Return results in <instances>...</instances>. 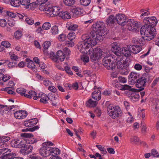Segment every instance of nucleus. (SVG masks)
I'll return each instance as SVG.
<instances>
[{"label":"nucleus","mask_w":159,"mask_h":159,"mask_svg":"<svg viewBox=\"0 0 159 159\" xmlns=\"http://www.w3.org/2000/svg\"><path fill=\"white\" fill-rule=\"evenodd\" d=\"M81 59L84 62V64L88 62L89 61V57L87 56H84L81 57Z\"/></svg>","instance_id":"nucleus-51"},{"label":"nucleus","mask_w":159,"mask_h":159,"mask_svg":"<svg viewBox=\"0 0 159 159\" xmlns=\"http://www.w3.org/2000/svg\"><path fill=\"white\" fill-rule=\"evenodd\" d=\"M14 35L16 39H19L22 36V34L21 31H17L15 33Z\"/></svg>","instance_id":"nucleus-47"},{"label":"nucleus","mask_w":159,"mask_h":159,"mask_svg":"<svg viewBox=\"0 0 159 159\" xmlns=\"http://www.w3.org/2000/svg\"><path fill=\"white\" fill-rule=\"evenodd\" d=\"M5 71L6 70L4 69H0V80H2Z\"/></svg>","instance_id":"nucleus-63"},{"label":"nucleus","mask_w":159,"mask_h":159,"mask_svg":"<svg viewBox=\"0 0 159 159\" xmlns=\"http://www.w3.org/2000/svg\"><path fill=\"white\" fill-rule=\"evenodd\" d=\"M50 155H52L53 157H55L57 155L60 153L59 149L58 148H52L50 147Z\"/></svg>","instance_id":"nucleus-27"},{"label":"nucleus","mask_w":159,"mask_h":159,"mask_svg":"<svg viewBox=\"0 0 159 159\" xmlns=\"http://www.w3.org/2000/svg\"><path fill=\"white\" fill-rule=\"evenodd\" d=\"M92 27L93 31L90 32V35L93 39L88 34H83L81 37L82 41L78 44V49L82 53H87V50L96 44L97 40L101 41L103 39L104 23L98 21L93 24Z\"/></svg>","instance_id":"nucleus-1"},{"label":"nucleus","mask_w":159,"mask_h":159,"mask_svg":"<svg viewBox=\"0 0 159 159\" xmlns=\"http://www.w3.org/2000/svg\"><path fill=\"white\" fill-rule=\"evenodd\" d=\"M39 127L38 126H36L30 128H26L25 129L22 130L23 131H30L31 132H33L36 130L38 129Z\"/></svg>","instance_id":"nucleus-41"},{"label":"nucleus","mask_w":159,"mask_h":159,"mask_svg":"<svg viewBox=\"0 0 159 159\" xmlns=\"http://www.w3.org/2000/svg\"><path fill=\"white\" fill-rule=\"evenodd\" d=\"M41 99L40 101L41 102H43L44 103H47L49 98L45 94H42L41 96Z\"/></svg>","instance_id":"nucleus-31"},{"label":"nucleus","mask_w":159,"mask_h":159,"mask_svg":"<svg viewBox=\"0 0 159 159\" xmlns=\"http://www.w3.org/2000/svg\"><path fill=\"white\" fill-rule=\"evenodd\" d=\"M51 27V24L49 22L44 23L42 26V29L44 30H47Z\"/></svg>","instance_id":"nucleus-37"},{"label":"nucleus","mask_w":159,"mask_h":159,"mask_svg":"<svg viewBox=\"0 0 159 159\" xmlns=\"http://www.w3.org/2000/svg\"><path fill=\"white\" fill-rule=\"evenodd\" d=\"M101 92L99 88L95 90L92 93V97L94 99L99 101L101 98Z\"/></svg>","instance_id":"nucleus-16"},{"label":"nucleus","mask_w":159,"mask_h":159,"mask_svg":"<svg viewBox=\"0 0 159 159\" xmlns=\"http://www.w3.org/2000/svg\"><path fill=\"white\" fill-rule=\"evenodd\" d=\"M66 35L63 34L59 35L58 37V39L60 41H64L66 39Z\"/></svg>","instance_id":"nucleus-56"},{"label":"nucleus","mask_w":159,"mask_h":159,"mask_svg":"<svg viewBox=\"0 0 159 159\" xmlns=\"http://www.w3.org/2000/svg\"><path fill=\"white\" fill-rule=\"evenodd\" d=\"M159 81V77L156 78L153 81L151 85V87L152 88H153L154 86H155L156 84H157V83Z\"/></svg>","instance_id":"nucleus-61"},{"label":"nucleus","mask_w":159,"mask_h":159,"mask_svg":"<svg viewBox=\"0 0 159 159\" xmlns=\"http://www.w3.org/2000/svg\"><path fill=\"white\" fill-rule=\"evenodd\" d=\"M116 66L117 64L116 62V59H114V61H111V62H110L109 63H108V64H107V66H108L109 68H106L109 70H112L116 68Z\"/></svg>","instance_id":"nucleus-25"},{"label":"nucleus","mask_w":159,"mask_h":159,"mask_svg":"<svg viewBox=\"0 0 159 159\" xmlns=\"http://www.w3.org/2000/svg\"><path fill=\"white\" fill-rule=\"evenodd\" d=\"M65 57V56L64 53L63 54V55L60 56L59 57H53V58H52V59L53 61L56 63H58L59 61L61 62L64 61Z\"/></svg>","instance_id":"nucleus-29"},{"label":"nucleus","mask_w":159,"mask_h":159,"mask_svg":"<svg viewBox=\"0 0 159 159\" xmlns=\"http://www.w3.org/2000/svg\"><path fill=\"white\" fill-rule=\"evenodd\" d=\"M146 83L144 80L142 76L139 78L136 83V85L139 88L138 91L139 92L141 91L144 89V87L145 86Z\"/></svg>","instance_id":"nucleus-12"},{"label":"nucleus","mask_w":159,"mask_h":159,"mask_svg":"<svg viewBox=\"0 0 159 159\" xmlns=\"http://www.w3.org/2000/svg\"><path fill=\"white\" fill-rule=\"evenodd\" d=\"M63 51L65 55H66L68 56L70 55V51L68 48L67 47L63 49Z\"/></svg>","instance_id":"nucleus-55"},{"label":"nucleus","mask_w":159,"mask_h":159,"mask_svg":"<svg viewBox=\"0 0 159 159\" xmlns=\"http://www.w3.org/2000/svg\"><path fill=\"white\" fill-rule=\"evenodd\" d=\"M54 145L50 142H45L42 143V147L39 150V154L43 157H47L50 155V147L49 146Z\"/></svg>","instance_id":"nucleus-5"},{"label":"nucleus","mask_w":159,"mask_h":159,"mask_svg":"<svg viewBox=\"0 0 159 159\" xmlns=\"http://www.w3.org/2000/svg\"><path fill=\"white\" fill-rule=\"evenodd\" d=\"M30 123H31L32 126H34V125H36L38 122V119L37 118L32 119L30 120Z\"/></svg>","instance_id":"nucleus-52"},{"label":"nucleus","mask_w":159,"mask_h":159,"mask_svg":"<svg viewBox=\"0 0 159 159\" xmlns=\"http://www.w3.org/2000/svg\"><path fill=\"white\" fill-rule=\"evenodd\" d=\"M145 82H150L153 79V77L150 73H144L142 76Z\"/></svg>","instance_id":"nucleus-23"},{"label":"nucleus","mask_w":159,"mask_h":159,"mask_svg":"<svg viewBox=\"0 0 159 159\" xmlns=\"http://www.w3.org/2000/svg\"><path fill=\"white\" fill-rule=\"evenodd\" d=\"M7 24L9 26L11 27L15 26L16 25L15 22L13 19H11L10 20H8Z\"/></svg>","instance_id":"nucleus-59"},{"label":"nucleus","mask_w":159,"mask_h":159,"mask_svg":"<svg viewBox=\"0 0 159 159\" xmlns=\"http://www.w3.org/2000/svg\"><path fill=\"white\" fill-rule=\"evenodd\" d=\"M28 94H27L25 95V97L29 98H31L33 97V99L34 100H37V98L36 97V93L34 91H30L28 93Z\"/></svg>","instance_id":"nucleus-26"},{"label":"nucleus","mask_w":159,"mask_h":159,"mask_svg":"<svg viewBox=\"0 0 159 159\" xmlns=\"http://www.w3.org/2000/svg\"><path fill=\"white\" fill-rule=\"evenodd\" d=\"M60 7L57 6H54L51 7V10L50 11V15H53L54 16H60L61 11H60Z\"/></svg>","instance_id":"nucleus-14"},{"label":"nucleus","mask_w":159,"mask_h":159,"mask_svg":"<svg viewBox=\"0 0 159 159\" xmlns=\"http://www.w3.org/2000/svg\"><path fill=\"white\" fill-rule=\"evenodd\" d=\"M115 20L118 24L124 26L126 25L127 18L124 14L119 13L116 15Z\"/></svg>","instance_id":"nucleus-9"},{"label":"nucleus","mask_w":159,"mask_h":159,"mask_svg":"<svg viewBox=\"0 0 159 159\" xmlns=\"http://www.w3.org/2000/svg\"><path fill=\"white\" fill-rule=\"evenodd\" d=\"M129 47L131 49V53H132L134 54H136L139 52L141 50L140 46L136 45H129Z\"/></svg>","instance_id":"nucleus-19"},{"label":"nucleus","mask_w":159,"mask_h":159,"mask_svg":"<svg viewBox=\"0 0 159 159\" xmlns=\"http://www.w3.org/2000/svg\"><path fill=\"white\" fill-rule=\"evenodd\" d=\"M16 92L20 94L22 96L25 97V95L26 94L25 93L26 92V90L24 88H18L16 89Z\"/></svg>","instance_id":"nucleus-33"},{"label":"nucleus","mask_w":159,"mask_h":159,"mask_svg":"<svg viewBox=\"0 0 159 159\" xmlns=\"http://www.w3.org/2000/svg\"><path fill=\"white\" fill-rule=\"evenodd\" d=\"M26 142L25 140H22L20 141V140L19 144L17 146L18 148H24V147L26 146Z\"/></svg>","instance_id":"nucleus-39"},{"label":"nucleus","mask_w":159,"mask_h":159,"mask_svg":"<svg viewBox=\"0 0 159 159\" xmlns=\"http://www.w3.org/2000/svg\"><path fill=\"white\" fill-rule=\"evenodd\" d=\"M115 17L113 15H110L106 21V23L108 25L110 24H114L115 22Z\"/></svg>","instance_id":"nucleus-28"},{"label":"nucleus","mask_w":159,"mask_h":159,"mask_svg":"<svg viewBox=\"0 0 159 159\" xmlns=\"http://www.w3.org/2000/svg\"><path fill=\"white\" fill-rule=\"evenodd\" d=\"M80 2L81 5L87 6L90 3L91 0H80Z\"/></svg>","instance_id":"nucleus-43"},{"label":"nucleus","mask_w":159,"mask_h":159,"mask_svg":"<svg viewBox=\"0 0 159 159\" xmlns=\"http://www.w3.org/2000/svg\"><path fill=\"white\" fill-rule=\"evenodd\" d=\"M83 73L84 74L86 75V76L89 77L91 76L92 75V72L89 70H85L84 71Z\"/></svg>","instance_id":"nucleus-62"},{"label":"nucleus","mask_w":159,"mask_h":159,"mask_svg":"<svg viewBox=\"0 0 159 159\" xmlns=\"http://www.w3.org/2000/svg\"><path fill=\"white\" fill-rule=\"evenodd\" d=\"M51 43L50 41H46L44 42L43 44V47L45 49H48V47L50 45Z\"/></svg>","instance_id":"nucleus-50"},{"label":"nucleus","mask_w":159,"mask_h":159,"mask_svg":"<svg viewBox=\"0 0 159 159\" xmlns=\"http://www.w3.org/2000/svg\"><path fill=\"white\" fill-rule=\"evenodd\" d=\"M141 133L143 134H145L147 131V127H146V125L145 123L143 122H141Z\"/></svg>","instance_id":"nucleus-38"},{"label":"nucleus","mask_w":159,"mask_h":159,"mask_svg":"<svg viewBox=\"0 0 159 159\" xmlns=\"http://www.w3.org/2000/svg\"><path fill=\"white\" fill-rule=\"evenodd\" d=\"M111 59H113V58L111 56H110L104 57L102 60V63L105 68H109L108 66L107 65L108 63L111 61Z\"/></svg>","instance_id":"nucleus-20"},{"label":"nucleus","mask_w":159,"mask_h":159,"mask_svg":"<svg viewBox=\"0 0 159 159\" xmlns=\"http://www.w3.org/2000/svg\"><path fill=\"white\" fill-rule=\"evenodd\" d=\"M51 33L53 35H55L58 33V27L56 25L52 27L51 31Z\"/></svg>","instance_id":"nucleus-36"},{"label":"nucleus","mask_w":159,"mask_h":159,"mask_svg":"<svg viewBox=\"0 0 159 159\" xmlns=\"http://www.w3.org/2000/svg\"><path fill=\"white\" fill-rule=\"evenodd\" d=\"M131 49L129 47V45L128 47V48H122L121 52V55H123L124 56L128 57L131 54Z\"/></svg>","instance_id":"nucleus-18"},{"label":"nucleus","mask_w":159,"mask_h":159,"mask_svg":"<svg viewBox=\"0 0 159 159\" xmlns=\"http://www.w3.org/2000/svg\"><path fill=\"white\" fill-rule=\"evenodd\" d=\"M78 28V25H77L71 24L68 27V29L69 30L74 31L77 30Z\"/></svg>","instance_id":"nucleus-40"},{"label":"nucleus","mask_w":159,"mask_h":159,"mask_svg":"<svg viewBox=\"0 0 159 159\" xmlns=\"http://www.w3.org/2000/svg\"><path fill=\"white\" fill-rule=\"evenodd\" d=\"M107 111L109 116L113 119L120 117L122 116V111L118 106H113L110 104L107 107Z\"/></svg>","instance_id":"nucleus-4"},{"label":"nucleus","mask_w":159,"mask_h":159,"mask_svg":"<svg viewBox=\"0 0 159 159\" xmlns=\"http://www.w3.org/2000/svg\"><path fill=\"white\" fill-rule=\"evenodd\" d=\"M117 68L120 70L125 67H127L126 62L123 60L122 57H117L116 58Z\"/></svg>","instance_id":"nucleus-10"},{"label":"nucleus","mask_w":159,"mask_h":159,"mask_svg":"<svg viewBox=\"0 0 159 159\" xmlns=\"http://www.w3.org/2000/svg\"><path fill=\"white\" fill-rule=\"evenodd\" d=\"M129 76L130 77V81L133 84L136 83L139 78L138 74L133 72L130 73Z\"/></svg>","instance_id":"nucleus-15"},{"label":"nucleus","mask_w":159,"mask_h":159,"mask_svg":"<svg viewBox=\"0 0 159 159\" xmlns=\"http://www.w3.org/2000/svg\"><path fill=\"white\" fill-rule=\"evenodd\" d=\"M29 60L26 59L27 61H28L27 63V66L29 68H31L32 70H34V69L35 68V65L34 62L31 60L29 61Z\"/></svg>","instance_id":"nucleus-34"},{"label":"nucleus","mask_w":159,"mask_h":159,"mask_svg":"<svg viewBox=\"0 0 159 159\" xmlns=\"http://www.w3.org/2000/svg\"><path fill=\"white\" fill-rule=\"evenodd\" d=\"M10 140V138L8 136H3L0 137V143L6 142Z\"/></svg>","instance_id":"nucleus-42"},{"label":"nucleus","mask_w":159,"mask_h":159,"mask_svg":"<svg viewBox=\"0 0 159 159\" xmlns=\"http://www.w3.org/2000/svg\"><path fill=\"white\" fill-rule=\"evenodd\" d=\"M7 15L8 16H10L12 18H15L16 16V15L13 12L9 11H7L6 12Z\"/></svg>","instance_id":"nucleus-53"},{"label":"nucleus","mask_w":159,"mask_h":159,"mask_svg":"<svg viewBox=\"0 0 159 159\" xmlns=\"http://www.w3.org/2000/svg\"><path fill=\"white\" fill-rule=\"evenodd\" d=\"M14 115L16 118L20 119L24 118L27 115V113L25 111H19L14 113Z\"/></svg>","instance_id":"nucleus-13"},{"label":"nucleus","mask_w":159,"mask_h":159,"mask_svg":"<svg viewBox=\"0 0 159 159\" xmlns=\"http://www.w3.org/2000/svg\"><path fill=\"white\" fill-rule=\"evenodd\" d=\"M126 24L127 29L132 31L137 30L139 27L138 22L133 19L127 20Z\"/></svg>","instance_id":"nucleus-8"},{"label":"nucleus","mask_w":159,"mask_h":159,"mask_svg":"<svg viewBox=\"0 0 159 159\" xmlns=\"http://www.w3.org/2000/svg\"><path fill=\"white\" fill-rule=\"evenodd\" d=\"M11 5L15 7H18L20 5V0H11Z\"/></svg>","instance_id":"nucleus-32"},{"label":"nucleus","mask_w":159,"mask_h":159,"mask_svg":"<svg viewBox=\"0 0 159 159\" xmlns=\"http://www.w3.org/2000/svg\"><path fill=\"white\" fill-rule=\"evenodd\" d=\"M59 17H61L64 19H69L71 18V15L68 11H61Z\"/></svg>","instance_id":"nucleus-24"},{"label":"nucleus","mask_w":159,"mask_h":159,"mask_svg":"<svg viewBox=\"0 0 159 159\" xmlns=\"http://www.w3.org/2000/svg\"><path fill=\"white\" fill-rule=\"evenodd\" d=\"M143 22L146 26H143L140 30V33L145 40L149 41L153 39L156 34L155 26L157 21L154 16L148 17L145 18Z\"/></svg>","instance_id":"nucleus-2"},{"label":"nucleus","mask_w":159,"mask_h":159,"mask_svg":"<svg viewBox=\"0 0 159 159\" xmlns=\"http://www.w3.org/2000/svg\"><path fill=\"white\" fill-rule=\"evenodd\" d=\"M33 147L30 145H26L24 148L20 150L22 153L24 154H27L31 152L33 149Z\"/></svg>","instance_id":"nucleus-17"},{"label":"nucleus","mask_w":159,"mask_h":159,"mask_svg":"<svg viewBox=\"0 0 159 159\" xmlns=\"http://www.w3.org/2000/svg\"><path fill=\"white\" fill-rule=\"evenodd\" d=\"M104 54V52H103L100 48H96L90 56V58L92 61H98L102 56Z\"/></svg>","instance_id":"nucleus-7"},{"label":"nucleus","mask_w":159,"mask_h":159,"mask_svg":"<svg viewBox=\"0 0 159 159\" xmlns=\"http://www.w3.org/2000/svg\"><path fill=\"white\" fill-rule=\"evenodd\" d=\"M64 4L66 6H71L74 5L75 3V0H63Z\"/></svg>","instance_id":"nucleus-30"},{"label":"nucleus","mask_w":159,"mask_h":159,"mask_svg":"<svg viewBox=\"0 0 159 159\" xmlns=\"http://www.w3.org/2000/svg\"><path fill=\"white\" fill-rule=\"evenodd\" d=\"M75 35L74 33H70L67 35L68 39L70 41H71L75 38Z\"/></svg>","instance_id":"nucleus-46"},{"label":"nucleus","mask_w":159,"mask_h":159,"mask_svg":"<svg viewBox=\"0 0 159 159\" xmlns=\"http://www.w3.org/2000/svg\"><path fill=\"white\" fill-rule=\"evenodd\" d=\"M130 141L136 144L140 142V139L136 136H133L130 139Z\"/></svg>","instance_id":"nucleus-45"},{"label":"nucleus","mask_w":159,"mask_h":159,"mask_svg":"<svg viewBox=\"0 0 159 159\" xmlns=\"http://www.w3.org/2000/svg\"><path fill=\"white\" fill-rule=\"evenodd\" d=\"M0 153L2 154L0 157V159H11L16 156L15 153L11 152L10 149L6 148L0 149Z\"/></svg>","instance_id":"nucleus-6"},{"label":"nucleus","mask_w":159,"mask_h":159,"mask_svg":"<svg viewBox=\"0 0 159 159\" xmlns=\"http://www.w3.org/2000/svg\"><path fill=\"white\" fill-rule=\"evenodd\" d=\"M10 78L11 76L7 74H4L3 76V79H2V80L3 82H5L10 79Z\"/></svg>","instance_id":"nucleus-57"},{"label":"nucleus","mask_w":159,"mask_h":159,"mask_svg":"<svg viewBox=\"0 0 159 159\" xmlns=\"http://www.w3.org/2000/svg\"><path fill=\"white\" fill-rule=\"evenodd\" d=\"M1 44L6 48H8L10 47V43L7 41H3L2 42Z\"/></svg>","instance_id":"nucleus-48"},{"label":"nucleus","mask_w":159,"mask_h":159,"mask_svg":"<svg viewBox=\"0 0 159 159\" xmlns=\"http://www.w3.org/2000/svg\"><path fill=\"white\" fill-rule=\"evenodd\" d=\"M71 11L74 15L79 16L82 14V10L78 7H74L72 9Z\"/></svg>","instance_id":"nucleus-22"},{"label":"nucleus","mask_w":159,"mask_h":159,"mask_svg":"<svg viewBox=\"0 0 159 159\" xmlns=\"http://www.w3.org/2000/svg\"><path fill=\"white\" fill-rule=\"evenodd\" d=\"M17 64V63L16 61H12L10 62L8 64V67L9 68H11L15 67Z\"/></svg>","instance_id":"nucleus-58"},{"label":"nucleus","mask_w":159,"mask_h":159,"mask_svg":"<svg viewBox=\"0 0 159 159\" xmlns=\"http://www.w3.org/2000/svg\"><path fill=\"white\" fill-rule=\"evenodd\" d=\"M30 2V0H20V4L24 6L25 7L26 9L28 8V5Z\"/></svg>","instance_id":"nucleus-35"},{"label":"nucleus","mask_w":159,"mask_h":159,"mask_svg":"<svg viewBox=\"0 0 159 159\" xmlns=\"http://www.w3.org/2000/svg\"><path fill=\"white\" fill-rule=\"evenodd\" d=\"M111 50L115 55L118 57H121V49L116 43H113L111 44Z\"/></svg>","instance_id":"nucleus-11"},{"label":"nucleus","mask_w":159,"mask_h":159,"mask_svg":"<svg viewBox=\"0 0 159 159\" xmlns=\"http://www.w3.org/2000/svg\"><path fill=\"white\" fill-rule=\"evenodd\" d=\"M119 89L121 90H128V95L130 99L132 101L135 102L138 100L139 98V94L137 92L138 89L131 88V87L127 84L120 85Z\"/></svg>","instance_id":"nucleus-3"},{"label":"nucleus","mask_w":159,"mask_h":159,"mask_svg":"<svg viewBox=\"0 0 159 159\" xmlns=\"http://www.w3.org/2000/svg\"><path fill=\"white\" fill-rule=\"evenodd\" d=\"M142 66L139 63L136 64L134 66V68L137 70H140L142 69Z\"/></svg>","instance_id":"nucleus-64"},{"label":"nucleus","mask_w":159,"mask_h":159,"mask_svg":"<svg viewBox=\"0 0 159 159\" xmlns=\"http://www.w3.org/2000/svg\"><path fill=\"white\" fill-rule=\"evenodd\" d=\"M19 141L20 140L17 139H14L11 142L12 146L17 148Z\"/></svg>","instance_id":"nucleus-49"},{"label":"nucleus","mask_w":159,"mask_h":159,"mask_svg":"<svg viewBox=\"0 0 159 159\" xmlns=\"http://www.w3.org/2000/svg\"><path fill=\"white\" fill-rule=\"evenodd\" d=\"M25 21L26 23L29 25H32L34 23V21L33 19L27 17L25 18Z\"/></svg>","instance_id":"nucleus-44"},{"label":"nucleus","mask_w":159,"mask_h":159,"mask_svg":"<svg viewBox=\"0 0 159 159\" xmlns=\"http://www.w3.org/2000/svg\"><path fill=\"white\" fill-rule=\"evenodd\" d=\"M7 22L5 19H1L0 20V26L3 27L6 26Z\"/></svg>","instance_id":"nucleus-60"},{"label":"nucleus","mask_w":159,"mask_h":159,"mask_svg":"<svg viewBox=\"0 0 159 159\" xmlns=\"http://www.w3.org/2000/svg\"><path fill=\"white\" fill-rule=\"evenodd\" d=\"M98 103V102L93 100L91 99H89L86 103V106L89 107H95Z\"/></svg>","instance_id":"nucleus-21"},{"label":"nucleus","mask_w":159,"mask_h":159,"mask_svg":"<svg viewBox=\"0 0 159 159\" xmlns=\"http://www.w3.org/2000/svg\"><path fill=\"white\" fill-rule=\"evenodd\" d=\"M37 5V4L36 2H33L32 3H30L29 5H28V8L27 9H34L35 7V6Z\"/></svg>","instance_id":"nucleus-54"}]
</instances>
